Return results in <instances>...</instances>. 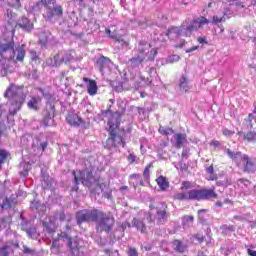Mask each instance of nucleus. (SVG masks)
I'll return each mask as SVG.
<instances>
[{"instance_id": "f257e3e1", "label": "nucleus", "mask_w": 256, "mask_h": 256, "mask_svg": "<svg viewBox=\"0 0 256 256\" xmlns=\"http://www.w3.org/2000/svg\"><path fill=\"white\" fill-rule=\"evenodd\" d=\"M76 223L79 227L83 223H96L97 233L111 234L115 227V216L111 212H103L97 208L83 209L76 212Z\"/></svg>"}, {"instance_id": "f03ea898", "label": "nucleus", "mask_w": 256, "mask_h": 256, "mask_svg": "<svg viewBox=\"0 0 256 256\" xmlns=\"http://www.w3.org/2000/svg\"><path fill=\"white\" fill-rule=\"evenodd\" d=\"M107 117H110L108 120V139L106 140V149H117L119 145L122 147H125L126 143L123 139V136L118 133L119 131V125H121V112L111 111V105L108 106L107 110H101V112L98 114V119L100 121H103Z\"/></svg>"}, {"instance_id": "7ed1b4c3", "label": "nucleus", "mask_w": 256, "mask_h": 256, "mask_svg": "<svg viewBox=\"0 0 256 256\" xmlns=\"http://www.w3.org/2000/svg\"><path fill=\"white\" fill-rule=\"evenodd\" d=\"M134 51L136 52L135 56L129 60L130 67H139L143 65L144 61H155L157 57V48L151 49V44L145 40H140L135 45Z\"/></svg>"}, {"instance_id": "20e7f679", "label": "nucleus", "mask_w": 256, "mask_h": 256, "mask_svg": "<svg viewBox=\"0 0 256 256\" xmlns=\"http://www.w3.org/2000/svg\"><path fill=\"white\" fill-rule=\"evenodd\" d=\"M0 57L8 61H18L23 63L25 59V48L18 46L15 48L13 38L0 39Z\"/></svg>"}, {"instance_id": "39448f33", "label": "nucleus", "mask_w": 256, "mask_h": 256, "mask_svg": "<svg viewBox=\"0 0 256 256\" xmlns=\"http://www.w3.org/2000/svg\"><path fill=\"white\" fill-rule=\"evenodd\" d=\"M4 97L9 99V115L12 116L17 115V113L21 111V107H23L25 99H27L23 88H19L14 84H11L10 87L7 88Z\"/></svg>"}, {"instance_id": "423d86ee", "label": "nucleus", "mask_w": 256, "mask_h": 256, "mask_svg": "<svg viewBox=\"0 0 256 256\" xmlns=\"http://www.w3.org/2000/svg\"><path fill=\"white\" fill-rule=\"evenodd\" d=\"M217 197L214 187L210 189H192L174 195V199L177 201H209V199H217Z\"/></svg>"}, {"instance_id": "0eeeda50", "label": "nucleus", "mask_w": 256, "mask_h": 256, "mask_svg": "<svg viewBox=\"0 0 256 256\" xmlns=\"http://www.w3.org/2000/svg\"><path fill=\"white\" fill-rule=\"evenodd\" d=\"M38 91H40L42 97L46 99V108L43 112V125L44 127H52V125H55V104L53 103V94L49 91L38 88Z\"/></svg>"}, {"instance_id": "6e6552de", "label": "nucleus", "mask_w": 256, "mask_h": 256, "mask_svg": "<svg viewBox=\"0 0 256 256\" xmlns=\"http://www.w3.org/2000/svg\"><path fill=\"white\" fill-rule=\"evenodd\" d=\"M226 153L232 161H237V159H241L243 165V173L253 174L256 173V157L249 156L247 154H243L241 152H233L231 149H226Z\"/></svg>"}, {"instance_id": "1a4fd4ad", "label": "nucleus", "mask_w": 256, "mask_h": 256, "mask_svg": "<svg viewBox=\"0 0 256 256\" xmlns=\"http://www.w3.org/2000/svg\"><path fill=\"white\" fill-rule=\"evenodd\" d=\"M58 240L66 243L71 256H83V252H81V240L78 237L72 238L68 232H60L58 234Z\"/></svg>"}, {"instance_id": "9d476101", "label": "nucleus", "mask_w": 256, "mask_h": 256, "mask_svg": "<svg viewBox=\"0 0 256 256\" xmlns=\"http://www.w3.org/2000/svg\"><path fill=\"white\" fill-rule=\"evenodd\" d=\"M150 209L153 211L155 209L156 213L154 214V220L158 225H165L167 221H169V217H171V213L167 211V203L159 202L156 206L150 204Z\"/></svg>"}, {"instance_id": "9b49d317", "label": "nucleus", "mask_w": 256, "mask_h": 256, "mask_svg": "<svg viewBox=\"0 0 256 256\" xmlns=\"http://www.w3.org/2000/svg\"><path fill=\"white\" fill-rule=\"evenodd\" d=\"M113 62L109 57L104 55H98L94 58V67L100 71L101 75H105V73H111V66Z\"/></svg>"}, {"instance_id": "f8f14e48", "label": "nucleus", "mask_w": 256, "mask_h": 256, "mask_svg": "<svg viewBox=\"0 0 256 256\" xmlns=\"http://www.w3.org/2000/svg\"><path fill=\"white\" fill-rule=\"evenodd\" d=\"M168 39H178L183 35L184 37H190L191 33L187 30V26L185 24H181V26H171L165 33Z\"/></svg>"}, {"instance_id": "ddd939ff", "label": "nucleus", "mask_w": 256, "mask_h": 256, "mask_svg": "<svg viewBox=\"0 0 256 256\" xmlns=\"http://www.w3.org/2000/svg\"><path fill=\"white\" fill-rule=\"evenodd\" d=\"M80 181L85 187H93V185H99V178L93 175V172L89 169L80 171Z\"/></svg>"}, {"instance_id": "4468645a", "label": "nucleus", "mask_w": 256, "mask_h": 256, "mask_svg": "<svg viewBox=\"0 0 256 256\" xmlns=\"http://www.w3.org/2000/svg\"><path fill=\"white\" fill-rule=\"evenodd\" d=\"M63 17V6L54 5L48 6L46 9V20L53 21V19H61Z\"/></svg>"}, {"instance_id": "2eb2a0df", "label": "nucleus", "mask_w": 256, "mask_h": 256, "mask_svg": "<svg viewBox=\"0 0 256 256\" xmlns=\"http://www.w3.org/2000/svg\"><path fill=\"white\" fill-rule=\"evenodd\" d=\"M38 43L41 47H47V45H57L59 40H57V38H55L49 31H44L40 34Z\"/></svg>"}, {"instance_id": "dca6fc26", "label": "nucleus", "mask_w": 256, "mask_h": 256, "mask_svg": "<svg viewBox=\"0 0 256 256\" xmlns=\"http://www.w3.org/2000/svg\"><path fill=\"white\" fill-rule=\"evenodd\" d=\"M209 23H211V20L205 17L194 19L187 26V30L189 31V33H191L192 31H198L199 29H201V27H203V25H209Z\"/></svg>"}, {"instance_id": "f3484780", "label": "nucleus", "mask_w": 256, "mask_h": 256, "mask_svg": "<svg viewBox=\"0 0 256 256\" xmlns=\"http://www.w3.org/2000/svg\"><path fill=\"white\" fill-rule=\"evenodd\" d=\"M15 249H19V243L14 241H8L0 247V256H9L15 253Z\"/></svg>"}, {"instance_id": "a211bd4d", "label": "nucleus", "mask_w": 256, "mask_h": 256, "mask_svg": "<svg viewBox=\"0 0 256 256\" xmlns=\"http://www.w3.org/2000/svg\"><path fill=\"white\" fill-rule=\"evenodd\" d=\"M16 27H19L22 29V31H25L26 33H31L34 29L33 22L29 20L26 16L20 17L16 22Z\"/></svg>"}, {"instance_id": "6ab92c4d", "label": "nucleus", "mask_w": 256, "mask_h": 256, "mask_svg": "<svg viewBox=\"0 0 256 256\" xmlns=\"http://www.w3.org/2000/svg\"><path fill=\"white\" fill-rule=\"evenodd\" d=\"M198 223L201 225H209L213 217L209 214V209H200L197 211Z\"/></svg>"}, {"instance_id": "aec40b11", "label": "nucleus", "mask_w": 256, "mask_h": 256, "mask_svg": "<svg viewBox=\"0 0 256 256\" xmlns=\"http://www.w3.org/2000/svg\"><path fill=\"white\" fill-rule=\"evenodd\" d=\"M41 177H42V187L43 189L49 191L53 189V186L55 185V179L51 178L49 174L43 169L41 170Z\"/></svg>"}, {"instance_id": "412c9836", "label": "nucleus", "mask_w": 256, "mask_h": 256, "mask_svg": "<svg viewBox=\"0 0 256 256\" xmlns=\"http://www.w3.org/2000/svg\"><path fill=\"white\" fill-rule=\"evenodd\" d=\"M66 121L69 125H72V127H79V125L84 123L82 118L73 112L68 113Z\"/></svg>"}, {"instance_id": "4be33fe9", "label": "nucleus", "mask_w": 256, "mask_h": 256, "mask_svg": "<svg viewBox=\"0 0 256 256\" xmlns=\"http://www.w3.org/2000/svg\"><path fill=\"white\" fill-rule=\"evenodd\" d=\"M18 201H17V195L12 194L10 197H6L2 204H1V208L2 209H12V207H15V205H17Z\"/></svg>"}, {"instance_id": "5701e85b", "label": "nucleus", "mask_w": 256, "mask_h": 256, "mask_svg": "<svg viewBox=\"0 0 256 256\" xmlns=\"http://www.w3.org/2000/svg\"><path fill=\"white\" fill-rule=\"evenodd\" d=\"M83 81H84V83H88L87 84V91H88V93L90 94V95H97V89H98V87H97V81H95V80H91V79H89V78H87V77H84L83 78Z\"/></svg>"}, {"instance_id": "b1692460", "label": "nucleus", "mask_w": 256, "mask_h": 256, "mask_svg": "<svg viewBox=\"0 0 256 256\" xmlns=\"http://www.w3.org/2000/svg\"><path fill=\"white\" fill-rule=\"evenodd\" d=\"M42 227H44V231H46V233H48L49 235L55 233L57 229V227L55 226V221L52 219H49L48 221H43Z\"/></svg>"}, {"instance_id": "393cba45", "label": "nucleus", "mask_w": 256, "mask_h": 256, "mask_svg": "<svg viewBox=\"0 0 256 256\" xmlns=\"http://www.w3.org/2000/svg\"><path fill=\"white\" fill-rule=\"evenodd\" d=\"M178 86L180 91H184V93L189 92V89H191V87L189 86V79H187V76H185V74L180 77Z\"/></svg>"}, {"instance_id": "a878e982", "label": "nucleus", "mask_w": 256, "mask_h": 256, "mask_svg": "<svg viewBox=\"0 0 256 256\" xmlns=\"http://www.w3.org/2000/svg\"><path fill=\"white\" fill-rule=\"evenodd\" d=\"M105 31H106V35H108L110 39H114L116 43H121V45H125V47H129V42L124 41L123 38H121L120 36H117V34H115L114 32H111V29L106 28Z\"/></svg>"}, {"instance_id": "bb28decb", "label": "nucleus", "mask_w": 256, "mask_h": 256, "mask_svg": "<svg viewBox=\"0 0 256 256\" xmlns=\"http://www.w3.org/2000/svg\"><path fill=\"white\" fill-rule=\"evenodd\" d=\"M132 227H135V229L141 233H147V226L145 225V222L139 220L138 218H133Z\"/></svg>"}, {"instance_id": "cd10ccee", "label": "nucleus", "mask_w": 256, "mask_h": 256, "mask_svg": "<svg viewBox=\"0 0 256 256\" xmlns=\"http://www.w3.org/2000/svg\"><path fill=\"white\" fill-rule=\"evenodd\" d=\"M31 211H37V213H41V211H45L47 207L45 204L41 203L39 200H33L30 202Z\"/></svg>"}, {"instance_id": "c85d7f7f", "label": "nucleus", "mask_w": 256, "mask_h": 256, "mask_svg": "<svg viewBox=\"0 0 256 256\" xmlns=\"http://www.w3.org/2000/svg\"><path fill=\"white\" fill-rule=\"evenodd\" d=\"M174 139H175V147H177V149H181V147H183V143L187 141V134H183V133L175 134Z\"/></svg>"}, {"instance_id": "c756f323", "label": "nucleus", "mask_w": 256, "mask_h": 256, "mask_svg": "<svg viewBox=\"0 0 256 256\" xmlns=\"http://www.w3.org/2000/svg\"><path fill=\"white\" fill-rule=\"evenodd\" d=\"M31 171V164L29 162H21L19 164V173L21 177H27Z\"/></svg>"}, {"instance_id": "7c9ffc66", "label": "nucleus", "mask_w": 256, "mask_h": 256, "mask_svg": "<svg viewBox=\"0 0 256 256\" xmlns=\"http://www.w3.org/2000/svg\"><path fill=\"white\" fill-rule=\"evenodd\" d=\"M39 103H41L40 97H32L27 103L28 109L39 111Z\"/></svg>"}, {"instance_id": "2f4dec72", "label": "nucleus", "mask_w": 256, "mask_h": 256, "mask_svg": "<svg viewBox=\"0 0 256 256\" xmlns=\"http://www.w3.org/2000/svg\"><path fill=\"white\" fill-rule=\"evenodd\" d=\"M156 183L158 187H160L161 191H166V189H169V181H167V178L164 176H160L156 179Z\"/></svg>"}, {"instance_id": "473e14b6", "label": "nucleus", "mask_w": 256, "mask_h": 256, "mask_svg": "<svg viewBox=\"0 0 256 256\" xmlns=\"http://www.w3.org/2000/svg\"><path fill=\"white\" fill-rule=\"evenodd\" d=\"M193 221H195V218L193 216H184L182 218L183 229H189V227L193 225Z\"/></svg>"}, {"instance_id": "72a5a7b5", "label": "nucleus", "mask_w": 256, "mask_h": 256, "mask_svg": "<svg viewBox=\"0 0 256 256\" xmlns=\"http://www.w3.org/2000/svg\"><path fill=\"white\" fill-rule=\"evenodd\" d=\"M43 6H45L43 0L34 3L32 6H30V13H34V15L35 13H39L41 9H43Z\"/></svg>"}, {"instance_id": "f704fd0d", "label": "nucleus", "mask_w": 256, "mask_h": 256, "mask_svg": "<svg viewBox=\"0 0 256 256\" xmlns=\"http://www.w3.org/2000/svg\"><path fill=\"white\" fill-rule=\"evenodd\" d=\"M63 61V58H61L59 54H56L53 56V58L50 59L49 65H51L52 67H59V65H61Z\"/></svg>"}, {"instance_id": "c9c22d12", "label": "nucleus", "mask_w": 256, "mask_h": 256, "mask_svg": "<svg viewBox=\"0 0 256 256\" xmlns=\"http://www.w3.org/2000/svg\"><path fill=\"white\" fill-rule=\"evenodd\" d=\"M172 245L175 251H178V253H185V245H183V242L180 240H174Z\"/></svg>"}, {"instance_id": "e433bc0d", "label": "nucleus", "mask_w": 256, "mask_h": 256, "mask_svg": "<svg viewBox=\"0 0 256 256\" xmlns=\"http://www.w3.org/2000/svg\"><path fill=\"white\" fill-rule=\"evenodd\" d=\"M62 59L63 61H65V63H69V61H73L75 59V50L66 51Z\"/></svg>"}, {"instance_id": "4c0bfd02", "label": "nucleus", "mask_w": 256, "mask_h": 256, "mask_svg": "<svg viewBox=\"0 0 256 256\" xmlns=\"http://www.w3.org/2000/svg\"><path fill=\"white\" fill-rule=\"evenodd\" d=\"M72 175H74V179H73L74 186L71 188V191H75L77 193V191H79V184L81 183V180L79 177H77V174L75 173V171L72 172Z\"/></svg>"}, {"instance_id": "58836bf2", "label": "nucleus", "mask_w": 256, "mask_h": 256, "mask_svg": "<svg viewBox=\"0 0 256 256\" xmlns=\"http://www.w3.org/2000/svg\"><path fill=\"white\" fill-rule=\"evenodd\" d=\"M225 21H227V18L225 17V13H223V16H219V15L213 16L210 23L217 25V23H225Z\"/></svg>"}, {"instance_id": "ea45409f", "label": "nucleus", "mask_w": 256, "mask_h": 256, "mask_svg": "<svg viewBox=\"0 0 256 256\" xmlns=\"http://www.w3.org/2000/svg\"><path fill=\"white\" fill-rule=\"evenodd\" d=\"M7 157H9V152L5 149H0V169L3 166V163L7 161Z\"/></svg>"}, {"instance_id": "a19ab883", "label": "nucleus", "mask_w": 256, "mask_h": 256, "mask_svg": "<svg viewBox=\"0 0 256 256\" xmlns=\"http://www.w3.org/2000/svg\"><path fill=\"white\" fill-rule=\"evenodd\" d=\"M253 120L256 123V118H255V116H253V114H249L248 119L244 120V123H245L247 129H253Z\"/></svg>"}, {"instance_id": "79ce46f5", "label": "nucleus", "mask_w": 256, "mask_h": 256, "mask_svg": "<svg viewBox=\"0 0 256 256\" xmlns=\"http://www.w3.org/2000/svg\"><path fill=\"white\" fill-rule=\"evenodd\" d=\"M26 234L28 235V237H30V239H37V228L36 227H30L28 229V231L26 232Z\"/></svg>"}, {"instance_id": "37998d69", "label": "nucleus", "mask_w": 256, "mask_h": 256, "mask_svg": "<svg viewBox=\"0 0 256 256\" xmlns=\"http://www.w3.org/2000/svg\"><path fill=\"white\" fill-rule=\"evenodd\" d=\"M159 133H161V135H173V133H175V130H173V128H165V127H160L159 128Z\"/></svg>"}, {"instance_id": "c03bdc74", "label": "nucleus", "mask_w": 256, "mask_h": 256, "mask_svg": "<svg viewBox=\"0 0 256 256\" xmlns=\"http://www.w3.org/2000/svg\"><path fill=\"white\" fill-rule=\"evenodd\" d=\"M7 3L10 7H14L15 9L21 7V0H7Z\"/></svg>"}, {"instance_id": "a18cd8bd", "label": "nucleus", "mask_w": 256, "mask_h": 256, "mask_svg": "<svg viewBox=\"0 0 256 256\" xmlns=\"http://www.w3.org/2000/svg\"><path fill=\"white\" fill-rule=\"evenodd\" d=\"M30 225H31V222L29 220L22 221L20 223L21 230L27 232L31 227Z\"/></svg>"}, {"instance_id": "49530a36", "label": "nucleus", "mask_w": 256, "mask_h": 256, "mask_svg": "<svg viewBox=\"0 0 256 256\" xmlns=\"http://www.w3.org/2000/svg\"><path fill=\"white\" fill-rule=\"evenodd\" d=\"M233 219L235 221H247V219H249V216L247 214H244V215H235L233 217Z\"/></svg>"}, {"instance_id": "de8ad7c7", "label": "nucleus", "mask_w": 256, "mask_h": 256, "mask_svg": "<svg viewBox=\"0 0 256 256\" xmlns=\"http://www.w3.org/2000/svg\"><path fill=\"white\" fill-rule=\"evenodd\" d=\"M30 56H31V61H33L34 63H39V56H37V52H35L34 50H31Z\"/></svg>"}, {"instance_id": "09e8293b", "label": "nucleus", "mask_w": 256, "mask_h": 256, "mask_svg": "<svg viewBox=\"0 0 256 256\" xmlns=\"http://www.w3.org/2000/svg\"><path fill=\"white\" fill-rule=\"evenodd\" d=\"M42 3H44V7H51L57 3V0H42Z\"/></svg>"}, {"instance_id": "8fccbe9b", "label": "nucleus", "mask_w": 256, "mask_h": 256, "mask_svg": "<svg viewBox=\"0 0 256 256\" xmlns=\"http://www.w3.org/2000/svg\"><path fill=\"white\" fill-rule=\"evenodd\" d=\"M151 165H152V164H148V165L145 167L144 172H143V177H144V179H149V173H150L149 169H151Z\"/></svg>"}, {"instance_id": "3c124183", "label": "nucleus", "mask_w": 256, "mask_h": 256, "mask_svg": "<svg viewBox=\"0 0 256 256\" xmlns=\"http://www.w3.org/2000/svg\"><path fill=\"white\" fill-rule=\"evenodd\" d=\"M179 59H180L179 55H172V56L168 57V62L175 63V62L179 61Z\"/></svg>"}, {"instance_id": "603ef678", "label": "nucleus", "mask_w": 256, "mask_h": 256, "mask_svg": "<svg viewBox=\"0 0 256 256\" xmlns=\"http://www.w3.org/2000/svg\"><path fill=\"white\" fill-rule=\"evenodd\" d=\"M130 109H132V110L136 109L138 112V115H145V108L131 106Z\"/></svg>"}, {"instance_id": "864d4df0", "label": "nucleus", "mask_w": 256, "mask_h": 256, "mask_svg": "<svg viewBox=\"0 0 256 256\" xmlns=\"http://www.w3.org/2000/svg\"><path fill=\"white\" fill-rule=\"evenodd\" d=\"M238 183H242V185H244L245 187H249V185H251V181H249L245 178H240L238 180Z\"/></svg>"}, {"instance_id": "5fc2aeb1", "label": "nucleus", "mask_w": 256, "mask_h": 256, "mask_svg": "<svg viewBox=\"0 0 256 256\" xmlns=\"http://www.w3.org/2000/svg\"><path fill=\"white\" fill-rule=\"evenodd\" d=\"M128 256H139L136 248H129Z\"/></svg>"}, {"instance_id": "6e6d98bb", "label": "nucleus", "mask_w": 256, "mask_h": 256, "mask_svg": "<svg viewBox=\"0 0 256 256\" xmlns=\"http://www.w3.org/2000/svg\"><path fill=\"white\" fill-rule=\"evenodd\" d=\"M148 73H149L150 77H155V76H157V69L155 67H151V68H149Z\"/></svg>"}, {"instance_id": "4d7b16f0", "label": "nucleus", "mask_w": 256, "mask_h": 256, "mask_svg": "<svg viewBox=\"0 0 256 256\" xmlns=\"http://www.w3.org/2000/svg\"><path fill=\"white\" fill-rule=\"evenodd\" d=\"M130 179H139L140 184L143 185V179H141V174H131Z\"/></svg>"}, {"instance_id": "13d9d810", "label": "nucleus", "mask_w": 256, "mask_h": 256, "mask_svg": "<svg viewBox=\"0 0 256 256\" xmlns=\"http://www.w3.org/2000/svg\"><path fill=\"white\" fill-rule=\"evenodd\" d=\"M137 159V156H135V154H129L127 157V160L129 161V163H135V160Z\"/></svg>"}, {"instance_id": "bf43d9fd", "label": "nucleus", "mask_w": 256, "mask_h": 256, "mask_svg": "<svg viewBox=\"0 0 256 256\" xmlns=\"http://www.w3.org/2000/svg\"><path fill=\"white\" fill-rule=\"evenodd\" d=\"M216 185L218 187H227V182L225 180H217Z\"/></svg>"}, {"instance_id": "052dcab7", "label": "nucleus", "mask_w": 256, "mask_h": 256, "mask_svg": "<svg viewBox=\"0 0 256 256\" xmlns=\"http://www.w3.org/2000/svg\"><path fill=\"white\" fill-rule=\"evenodd\" d=\"M23 253L25 255H31V253H33V250H31V248H29L27 246H23Z\"/></svg>"}, {"instance_id": "680f3d73", "label": "nucleus", "mask_w": 256, "mask_h": 256, "mask_svg": "<svg viewBox=\"0 0 256 256\" xmlns=\"http://www.w3.org/2000/svg\"><path fill=\"white\" fill-rule=\"evenodd\" d=\"M189 151H190L189 148L183 149V151H182V157H183L184 159H187V158L189 157Z\"/></svg>"}, {"instance_id": "e2e57ef3", "label": "nucleus", "mask_w": 256, "mask_h": 256, "mask_svg": "<svg viewBox=\"0 0 256 256\" xmlns=\"http://www.w3.org/2000/svg\"><path fill=\"white\" fill-rule=\"evenodd\" d=\"M197 41H198V43H200L202 45H207V43H209V42H207V38H205V37H198Z\"/></svg>"}, {"instance_id": "0e129e2a", "label": "nucleus", "mask_w": 256, "mask_h": 256, "mask_svg": "<svg viewBox=\"0 0 256 256\" xmlns=\"http://www.w3.org/2000/svg\"><path fill=\"white\" fill-rule=\"evenodd\" d=\"M224 231H225V233H229V231H230V233H233V231H235V227L234 226H225Z\"/></svg>"}, {"instance_id": "69168bd1", "label": "nucleus", "mask_w": 256, "mask_h": 256, "mask_svg": "<svg viewBox=\"0 0 256 256\" xmlns=\"http://www.w3.org/2000/svg\"><path fill=\"white\" fill-rule=\"evenodd\" d=\"M206 172L208 173V175H213V173H215V169L213 168V165L208 166L206 168Z\"/></svg>"}, {"instance_id": "338daca9", "label": "nucleus", "mask_w": 256, "mask_h": 256, "mask_svg": "<svg viewBox=\"0 0 256 256\" xmlns=\"http://www.w3.org/2000/svg\"><path fill=\"white\" fill-rule=\"evenodd\" d=\"M6 15H7L8 19H13V17H15V13H13V11H11L9 9H7Z\"/></svg>"}, {"instance_id": "774afa93", "label": "nucleus", "mask_w": 256, "mask_h": 256, "mask_svg": "<svg viewBox=\"0 0 256 256\" xmlns=\"http://www.w3.org/2000/svg\"><path fill=\"white\" fill-rule=\"evenodd\" d=\"M247 253L249 256H256V251L251 248H248Z\"/></svg>"}]
</instances>
